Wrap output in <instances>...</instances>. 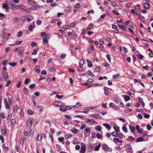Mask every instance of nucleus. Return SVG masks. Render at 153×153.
I'll return each instance as SVG.
<instances>
[{
	"instance_id": "f257e3e1",
	"label": "nucleus",
	"mask_w": 153,
	"mask_h": 153,
	"mask_svg": "<svg viewBox=\"0 0 153 153\" xmlns=\"http://www.w3.org/2000/svg\"><path fill=\"white\" fill-rule=\"evenodd\" d=\"M102 148L106 151L111 152L112 150L111 148L108 147V146L105 144H103L102 145Z\"/></svg>"
},
{
	"instance_id": "f03ea898",
	"label": "nucleus",
	"mask_w": 153,
	"mask_h": 153,
	"mask_svg": "<svg viewBox=\"0 0 153 153\" xmlns=\"http://www.w3.org/2000/svg\"><path fill=\"white\" fill-rule=\"evenodd\" d=\"M33 122V120L32 118L28 119L27 121V125L30 128L32 126Z\"/></svg>"
},
{
	"instance_id": "7ed1b4c3",
	"label": "nucleus",
	"mask_w": 153,
	"mask_h": 153,
	"mask_svg": "<svg viewBox=\"0 0 153 153\" xmlns=\"http://www.w3.org/2000/svg\"><path fill=\"white\" fill-rule=\"evenodd\" d=\"M81 150H80L79 152H81V151L82 153H84L85 152L86 148L85 146V144L83 143H82L81 144Z\"/></svg>"
},
{
	"instance_id": "20e7f679",
	"label": "nucleus",
	"mask_w": 153,
	"mask_h": 153,
	"mask_svg": "<svg viewBox=\"0 0 153 153\" xmlns=\"http://www.w3.org/2000/svg\"><path fill=\"white\" fill-rule=\"evenodd\" d=\"M63 103L61 102L56 101L53 103V105L59 107H63V106L62 105Z\"/></svg>"
},
{
	"instance_id": "39448f33",
	"label": "nucleus",
	"mask_w": 153,
	"mask_h": 153,
	"mask_svg": "<svg viewBox=\"0 0 153 153\" xmlns=\"http://www.w3.org/2000/svg\"><path fill=\"white\" fill-rule=\"evenodd\" d=\"M86 61L88 63V67L90 68L92 67L93 65L92 64V62L90 61L88 59H86Z\"/></svg>"
},
{
	"instance_id": "423d86ee",
	"label": "nucleus",
	"mask_w": 153,
	"mask_h": 153,
	"mask_svg": "<svg viewBox=\"0 0 153 153\" xmlns=\"http://www.w3.org/2000/svg\"><path fill=\"white\" fill-rule=\"evenodd\" d=\"M149 6V4L147 2H145L143 4L144 7L146 9L148 8Z\"/></svg>"
},
{
	"instance_id": "0eeeda50",
	"label": "nucleus",
	"mask_w": 153,
	"mask_h": 153,
	"mask_svg": "<svg viewBox=\"0 0 153 153\" xmlns=\"http://www.w3.org/2000/svg\"><path fill=\"white\" fill-rule=\"evenodd\" d=\"M48 71L51 72H54L56 71L55 68L53 67H51L49 69Z\"/></svg>"
},
{
	"instance_id": "6e6552de",
	"label": "nucleus",
	"mask_w": 153,
	"mask_h": 153,
	"mask_svg": "<svg viewBox=\"0 0 153 153\" xmlns=\"http://www.w3.org/2000/svg\"><path fill=\"white\" fill-rule=\"evenodd\" d=\"M138 100L139 102L141 104L143 107L145 106V103H144L143 99L141 97H139L138 98Z\"/></svg>"
},
{
	"instance_id": "1a4fd4ad",
	"label": "nucleus",
	"mask_w": 153,
	"mask_h": 153,
	"mask_svg": "<svg viewBox=\"0 0 153 153\" xmlns=\"http://www.w3.org/2000/svg\"><path fill=\"white\" fill-rule=\"evenodd\" d=\"M25 51L24 49H23L21 50H19V51L18 53V54L19 55H22L23 54Z\"/></svg>"
},
{
	"instance_id": "9d476101",
	"label": "nucleus",
	"mask_w": 153,
	"mask_h": 153,
	"mask_svg": "<svg viewBox=\"0 0 153 153\" xmlns=\"http://www.w3.org/2000/svg\"><path fill=\"white\" fill-rule=\"evenodd\" d=\"M72 135L71 134H69L65 135V137L66 139H68L71 138L72 136Z\"/></svg>"
},
{
	"instance_id": "9b49d317",
	"label": "nucleus",
	"mask_w": 153,
	"mask_h": 153,
	"mask_svg": "<svg viewBox=\"0 0 153 153\" xmlns=\"http://www.w3.org/2000/svg\"><path fill=\"white\" fill-rule=\"evenodd\" d=\"M103 125L108 130H109L111 128V127L108 124L104 123Z\"/></svg>"
},
{
	"instance_id": "f8f14e48",
	"label": "nucleus",
	"mask_w": 153,
	"mask_h": 153,
	"mask_svg": "<svg viewBox=\"0 0 153 153\" xmlns=\"http://www.w3.org/2000/svg\"><path fill=\"white\" fill-rule=\"evenodd\" d=\"M93 26L92 23H91L88 25V27H87V30H91L92 27Z\"/></svg>"
},
{
	"instance_id": "ddd939ff",
	"label": "nucleus",
	"mask_w": 153,
	"mask_h": 153,
	"mask_svg": "<svg viewBox=\"0 0 153 153\" xmlns=\"http://www.w3.org/2000/svg\"><path fill=\"white\" fill-rule=\"evenodd\" d=\"M74 128V127H73V129L71 130V131L74 134H76L78 132V130L77 129H73Z\"/></svg>"
},
{
	"instance_id": "4468645a",
	"label": "nucleus",
	"mask_w": 153,
	"mask_h": 153,
	"mask_svg": "<svg viewBox=\"0 0 153 153\" xmlns=\"http://www.w3.org/2000/svg\"><path fill=\"white\" fill-rule=\"evenodd\" d=\"M125 148L126 150L131 149V146L130 144H126L125 146Z\"/></svg>"
},
{
	"instance_id": "2eb2a0df",
	"label": "nucleus",
	"mask_w": 153,
	"mask_h": 153,
	"mask_svg": "<svg viewBox=\"0 0 153 153\" xmlns=\"http://www.w3.org/2000/svg\"><path fill=\"white\" fill-rule=\"evenodd\" d=\"M118 132H117L114 131L111 133V135L113 136V137H117V136H118Z\"/></svg>"
},
{
	"instance_id": "dca6fc26",
	"label": "nucleus",
	"mask_w": 153,
	"mask_h": 153,
	"mask_svg": "<svg viewBox=\"0 0 153 153\" xmlns=\"http://www.w3.org/2000/svg\"><path fill=\"white\" fill-rule=\"evenodd\" d=\"M10 5L11 6V9L12 10H14L15 8H16V5L15 4L13 3L11 4L10 2Z\"/></svg>"
},
{
	"instance_id": "f3484780",
	"label": "nucleus",
	"mask_w": 153,
	"mask_h": 153,
	"mask_svg": "<svg viewBox=\"0 0 153 153\" xmlns=\"http://www.w3.org/2000/svg\"><path fill=\"white\" fill-rule=\"evenodd\" d=\"M94 47L93 45H91L90 47L88 49V53H90L94 49Z\"/></svg>"
},
{
	"instance_id": "a211bd4d",
	"label": "nucleus",
	"mask_w": 153,
	"mask_h": 153,
	"mask_svg": "<svg viewBox=\"0 0 153 153\" xmlns=\"http://www.w3.org/2000/svg\"><path fill=\"white\" fill-rule=\"evenodd\" d=\"M123 137V135L122 133L118 134L117 137H118L120 139H122Z\"/></svg>"
},
{
	"instance_id": "6ab92c4d",
	"label": "nucleus",
	"mask_w": 153,
	"mask_h": 153,
	"mask_svg": "<svg viewBox=\"0 0 153 153\" xmlns=\"http://www.w3.org/2000/svg\"><path fill=\"white\" fill-rule=\"evenodd\" d=\"M65 11L66 13H69L71 12V10L69 7H67L65 8Z\"/></svg>"
},
{
	"instance_id": "aec40b11",
	"label": "nucleus",
	"mask_w": 153,
	"mask_h": 153,
	"mask_svg": "<svg viewBox=\"0 0 153 153\" xmlns=\"http://www.w3.org/2000/svg\"><path fill=\"white\" fill-rule=\"evenodd\" d=\"M39 50V48H37L33 50V51L32 52V54L33 55H35L37 54V51Z\"/></svg>"
},
{
	"instance_id": "412c9836",
	"label": "nucleus",
	"mask_w": 153,
	"mask_h": 153,
	"mask_svg": "<svg viewBox=\"0 0 153 153\" xmlns=\"http://www.w3.org/2000/svg\"><path fill=\"white\" fill-rule=\"evenodd\" d=\"M144 141V140L142 137L137 138V139L136 142H142Z\"/></svg>"
},
{
	"instance_id": "4be33fe9",
	"label": "nucleus",
	"mask_w": 153,
	"mask_h": 153,
	"mask_svg": "<svg viewBox=\"0 0 153 153\" xmlns=\"http://www.w3.org/2000/svg\"><path fill=\"white\" fill-rule=\"evenodd\" d=\"M2 73L4 74L3 77L4 79H6L8 78V74H6L5 72H4V71H3Z\"/></svg>"
},
{
	"instance_id": "5701e85b",
	"label": "nucleus",
	"mask_w": 153,
	"mask_h": 153,
	"mask_svg": "<svg viewBox=\"0 0 153 153\" xmlns=\"http://www.w3.org/2000/svg\"><path fill=\"white\" fill-rule=\"evenodd\" d=\"M22 41H17L15 43V44L10 45H18L20 44L22 42Z\"/></svg>"
},
{
	"instance_id": "b1692460",
	"label": "nucleus",
	"mask_w": 153,
	"mask_h": 153,
	"mask_svg": "<svg viewBox=\"0 0 153 153\" xmlns=\"http://www.w3.org/2000/svg\"><path fill=\"white\" fill-rule=\"evenodd\" d=\"M124 99L125 101H129L130 100V97L128 96L125 95L124 96Z\"/></svg>"
},
{
	"instance_id": "393cba45",
	"label": "nucleus",
	"mask_w": 153,
	"mask_h": 153,
	"mask_svg": "<svg viewBox=\"0 0 153 153\" xmlns=\"http://www.w3.org/2000/svg\"><path fill=\"white\" fill-rule=\"evenodd\" d=\"M8 64L10 65L11 66L13 67L16 65L17 63L16 62H9Z\"/></svg>"
},
{
	"instance_id": "a878e982",
	"label": "nucleus",
	"mask_w": 153,
	"mask_h": 153,
	"mask_svg": "<svg viewBox=\"0 0 153 153\" xmlns=\"http://www.w3.org/2000/svg\"><path fill=\"white\" fill-rule=\"evenodd\" d=\"M102 128L100 126L98 125L95 128V129L96 130H98L99 131H101Z\"/></svg>"
},
{
	"instance_id": "bb28decb",
	"label": "nucleus",
	"mask_w": 153,
	"mask_h": 153,
	"mask_svg": "<svg viewBox=\"0 0 153 153\" xmlns=\"http://www.w3.org/2000/svg\"><path fill=\"white\" fill-rule=\"evenodd\" d=\"M136 129L137 131L139 133H141V131L140 129L139 126L138 125H137L136 126Z\"/></svg>"
},
{
	"instance_id": "cd10ccee",
	"label": "nucleus",
	"mask_w": 153,
	"mask_h": 153,
	"mask_svg": "<svg viewBox=\"0 0 153 153\" xmlns=\"http://www.w3.org/2000/svg\"><path fill=\"white\" fill-rule=\"evenodd\" d=\"M114 100L115 102L117 104H118L120 103L119 100L117 97L115 98Z\"/></svg>"
},
{
	"instance_id": "c85d7f7f",
	"label": "nucleus",
	"mask_w": 153,
	"mask_h": 153,
	"mask_svg": "<svg viewBox=\"0 0 153 153\" xmlns=\"http://www.w3.org/2000/svg\"><path fill=\"white\" fill-rule=\"evenodd\" d=\"M114 129L115 130V132H120V128L119 127L117 126L114 127Z\"/></svg>"
},
{
	"instance_id": "c756f323",
	"label": "nucleus",
	"mask_w": 153,
	"mask_h": 153,
	"mask_svg": "<svg viewBox=\"0 0 153 153\" xmlns=\"http://www.w3.org/2000/svg\"><path fill=\"white\" fill-rule=\"evenodd\" d=\"M34 27H33L32 25H30L28 27V29L31 31H33V29L34 28Z\"/></svg>"
},
{
	"instance_id": "7c9ffc66",
	"label": "nucleus",
	"mask_w": 153,
	"mask_h": 153,
	"mask_svg": "<svg viewBox=\"0 0 153 153\" xmlns=\"http://www.w3.org/2000/svg\"><path fill=\"white\" fill-rule=\"evenodd\" d=\"M66 56V54L65 53L62 54L60 56L61 59H64Z\"/></svg>"
},
{
	"instance_id": "2f4dec72",
	"label": "nucleus",
	"mask_w": 153,
	"mask_h": 153,
	"mask_svg": "<svg viewBox=\"0 0 153 153\" xmlns=\"http://www.w3.org/2000/svg\"><path fill=\"white\" fill-rule=\"evenodd\" d=\"M113 141L115 143H116V141H118L120 143H121L122 142V140H120L118 138H113Z\"/></svg>"
},
{
	"instance_id": "473e14b6",
	"label": "nucleus",
	"mask_w": 153,
	"mask_h": 153,
	"mask_svg": "<svg viewBox=\"0 0 153 153\" xmlns=\"http://www.w3.org/2000/svg\"><path fill=\"white\" fill-rule=\"evenodd\" d=\"M16 122V120L15 119H13L11 120V124L13 125H14Z\"/></svg>"
},
{
	"instance_id": "72a5a7b5",
	"label": "nucleus",
	"mask_w": 153,
	"mask_h": 153,
	"mask_svg": "<svg viewBox=\"0 0 153 153\" xmlns=\"http://www.w3.org/2000/svg\"><path fill=\"white\" fill-rule=\"evenodd\" d=\"M8 5L6 3H4L3 5L2 6V7L3 9H5L6 10H7V7H8Z\"/></svg>"
},
{
	"instance_id": "f704fd0d",
	"label": "nucleus",
	"mask_w": 153,
	"mask_h": 153,
	"mask_svg": "<svg viewBox=\"0 0 153 153\" xmlns=\"http://www.w3.org/2000/svg\"><path fill=\"white\" fill-rule=\"evenodd\" d=\"M36 139L38 141H41L42 140V139L40 137V135H39V134H38L37 137H36Z\"/></svg>"
},
{
	"instance_id": "c9c22d12",
	"label": "nucleus",
	"mask_w": 153,
	"mask_h": 153,
	"mask_svg": "<svg viewBox=\"0 0 153 153\" xmlns=\"http://www.w3.org/2000/svg\"><path fill=\"white\" fill-rule=\"evenodd\" d=\"M143 114H144V117L145 118H149L150 117V115L148 114H147L146 113H143Z\"/></svg>"
},
{
	"instance_id": "e433bc0d",
	"label": "nucleus",
	"mask_w": 153,
	"mask_h": 153,
	"mask_svg": "<svg viewBox=\"0 0 153 153\" xmlns=\"http://www.w3.org/2000/svg\"><path fill=\"white\" fill-rule=\"evenodd\" d=\"M19 20V19L17 18H15L13 19V21L14 22L16 23L18 22Z\"/></svg>"
},
{
	"instance_id": "4c0bfd02",
	"label": "nucleus",
	"mask_w": 153,
	"mask_h": 153,
	"mask_svg": "<svg viewBox=\"0 0 153 153\" xmlns=\"http://www.w3.org/2000/svg\"><path fill=\"white\" fill-rule=\"evenodd\" d=\"M84 63V61L83 59H81L79 63V65L80 66H82Z\"/></svg>"
},
{
	"instance_id": "58836bf2",
	"label": "nucleus",
	"mask_w": 153,
	"mask_h": 153,
	"mask_svg": "<svg viewBox=\"0 0 153 153\" xmlns=\"http://www.w3.org/2000/svg\"><path fill=\"white\" fill-rule=\"evenodd\" d=\"M5 108H6L8 110H9L10 109V106H9L7 102V101H6L5 102Z\"/></svg>"
},
{
	"instance_id": "ea45409f",
	"label": "nucleus",
	"mask_w": 153,
	"mask_h": 153,
	"mask_svg": "<svg viewBox=\"0 0 153 153\" xmlns=\"http://www.w3.org/2000/svg\"><path fill=\"white\" fill-rule=\"evenodd\" d=\"M122 129L125 132L127 133L128 132V130L126 127L123 126L122 127Z\"/></svg>"
},
{
	"instance_id": "a19ab883",
	"label": "nucleus",
	"mask_w": 153,
	"mask_h": 153,
	"mask_svg": "<svg viewBox=\"0 0 153 153\" xmlns=\"http://www.w3.org/2000/svg\"><path fill=\"white\" fill-rule=\"evenodd\" d=\"M108 88L105 87L104 88V90L105 91V95H107L108 94V91L107 89Z\"/></svg>"
},
{
	"instance_id": "79ce46f5",
	"label": "nucleus",
	"mask_w": 153,
	"mask_h": 153,
	"mask_svg": "<svg viewBox=\"0 0 153 153\" xmlns=\"http://www.w3.org/2000/svg\"><path fill=\"white\" fill-rule=\"evenodd\" d=\"M2 134L3 135H6L7 132L5 130L1 129Z\"/></svg>"
},
{
	"instance_id": "37998d69",
	"label": "nucleus",
	"mask_w": 153,
	"mask_h": 153,
	"mask_svg": "<svg viewBox=\"0 0 153 153\" xmlns=\"http://www.w3.org/2000/svg\"><path fill=\"white\" fill-rule=\"evenodd\" d=\"M128 141H133L134 140V138L132 136H129L128 138Z\"/></svg>"
},
{
	"instance_id": "c03bdc74",
	"label": "nucleus",
	"mask_w": 153,
	"mask_h": 153,
	"mask_svg": "<svg viewBox=\"0 0 153 153\" xmlns=\"http://www.w3.org/2000/svg\"><path fill=\"white\" fill-rule=\"evenodd\" d=\"M27 113L29 115H32L33 114V112L31 110H28L27 111Z\"/></svg>"
},
{
	"instance_id": "a18cd8bd",
	"label": "nucleus",
	"mask_w": 153,
	"mask_h": 153,
	"mask_svg": "<svg viewBox=\"0 0 153 153\" xmlns=\"http://www.w3.org/2000/svg\"><path fill=\"white\" fill-rule=\"evenodd\" d=\"M130 129L131 130V132H133V131L135 129V127L134 126H130Z\"/></svg>"
},
{
	"instance_id": "49530a36",
	"label": "nucleus",
	"mask_w": 153,
	"mask_h": 153,
	"mask_svg": "<svg viewBox=\"0 0 153 153\" xmlns=\"http://www.w3.org/2000/svg\"><path fill=\"white\" fill-rule=\"evenodd\" d=\"M87 72V73H88V74L89 75L92 76H94V74H92L91 72V71H88Z\"/></svg>"
},
{
	"instance_id": "de8ad7c7",
	"label": "nucleus",
	"mask_w": 153,
	"mask_h": 153,
	"mask_svg": "<svg viewBox=\"0 0 153 153\" xmlns=\"http://www.w3.org/2000/svg\"><path fill=\"white\" fill-rule=\"evenodd\" d=\"M69 28V26L68 25H66L62 27V28L64 29H68Z\"/></svg>"
},
{
	"instance_id": "09e8293b",
	"label": "nucleus",
	"mask_w": 153,
	"mask_h": 153,
	"mask_svg": "<svg viewBox=\"0 0 153 153\" xmlns=\"http://www.w3.org/2000/svg\"><path fill=\"white\" fill-rule=\"evenodd\" d=\"M118 26L120 28H121L123 30H126L125 27H126L124 26L123 25H118Z\"/></svg>"
},
{
	"instance_id": "8fccbe9b",
	"label": "nucleus",
	"mask_w": 153,
	"mask_h": 153,
	"mask_svg": "<svg viewBox=\"0 0 153 153\" xmlns=\"http://www.w3.org/2000/svg\"><path fill=\"white\" fill-rule=\"evenodd\" d=\"M101 145L99 144L97 146H96L95 147V150L96 151H97L100 147Z\"/></svg>"
},
{
	"instance_id": "3c124183",
	"label": "nucleus",
	"mask_w": 153,
	"mask_h": 153,
	"mask_svg": "<svg viewBox=\"0 0 153 153\" xmlns=\"http://www.w3.org/2000/svg\"><path fill=\"white\" fill-rule=\"evenodd\" d=\"M48 35L46 36L43 39V40L45 42H48V41L47 40V36Z\"/></svg>"
},
{
	"instance_id": "603ef678",
	"label": "nucleus",
	"mask_w": 153,
	"mask_h": 153,
	"mask_svg": "<svg viewBox=\"0 0 153 153\" xmlns=\"http://www.w3.org/2000/svg\"><path fill=\"white\" fill-rule=\"evenodd\" d=\"M106 58L107 59H108V61L109 62H110L111 61V58L110 56L109 55L107 54L106 55Z\"/></svg>"
},
{
	"instance_id": "864d4df0",
	"label": "nucleus",
	"mask_w": 153,
	"mask_h": 153,
	"mask_svg": "<svg viewBox=\"0 0 153 153\" xmlns=\"http://www.w3.org/2000/svg\"><path fill=\"white\" fill-rule=\"evenodd\" d=\"M129 93L130 94H134V91L133 89H131L129 91Z\"/></svg>"
},
{
	"instance_id": "5fc2aeb1",
	"label": "nucleus",
	"mask_w": 153,
	"mask_h": 153,
	"mask_svg": "<svg viewBox=\"0 0 153 153\" xmlns=\"http://www.w3.org/2000/svg\"><path fill=\"white\" fill-rule=\"evenodd\" d=\"M143 56L141 54H138V57L140 59H143Z\"/></svg>"
},
{
	"instance_id": "6e6d98bb",
	"label": "nucleus",
	"mask_w": 153,
	"mask_h": 153,
	"mask_svg": "<svg viewBox=\"0 0 153 153\" xmlns=\"http://www.w3.org/2000/svg\"><path fill=\"white\" fill-rule=\"evenodd\" d=\"M111 4L114 7H117V4L113 1H111Z\"/></svg>"
},
{
	"instance_id": "4d7b16f0",
	"label": "nucleus",
	"mask_w": 153,
	"mask_h": 153,
	"mask_svg": "<svg viewBox=\"0 0 153 153\" xmlns=\"http://www.w3.org/2000/svg\"><path fill=\"white\" fill-rule=\"evenodd\" d=\"M68 71L69 72L73 73L75 71V70L74 68H69Z\"/></svg>"
},
{
	"instance_id": "13d9d810",
	"label": "nucleus",
	"mask_w": 153,
	"mask_h": 153,
	"mask_svg": "<svg viewBox=\"0 0 153 153\" xmlns=\"http://www.w3.org/2000/svg\"><path fill=\"white\" fill-rule=\"evenodd\" d=\"M88 108L89 109H95L97 108V107L95 106H91L88 107Z\"/></svg>"
},
{
	"instance_id": "bf43d9fd",
	"label": "nucleus",
	"mask_w": 153,
	"mask_h": 153,
	"mask_svg": "<svg viewBox=\"0 0 153 153\" xmlns=\"http://www.w3.org/2000/svg\"><path fill=\"white\" fill-rule=\"evenodd\" d=\"M100 47L101 51H104V48L102 44H100Z\"/></svg>"
},
{
	"instance_id": "052dcab7",
	"label": "nucleus",
	"mask_w": 153,
	"mask_h": 153,
	"mask_svg": "<svg viewBox=\"0 0 153 153\" xmlns=\"http://www.w3.org/2000/svg\"><path fill=\"white\" fill-rule=\"evenodd\" d=\"M26 17L25 16H23L21 18V19L23 21H25L26 20Z\"/></svg>"
},
{
	"instance_id": "680f3d73",
	"label": "nucleus",
	"mask_w": 153,
	"mask_h": 153,
	"mask_svg": "<svg viewBox=\"0 0 153 153\" xmlns=\"http://www.w3.org/2000/svg\"><path fill=\"white\" fill-rule=\"evenodd\" d=\"M35 86V84H32L29 86V87L30 89H32V88H34Z\"/></svg>"
},
{
	"instance_id": "e2e57ef3",
	"label": "nucleus",
	"mask_w": 153,
	"mask_h": 153,
	"mask_svg": "<svg viewBox=\"0 0 153 153\" xmlns=\"http://www.w3.org/2000/svg\"><path fill=\"white\" fill-rule=\"evenodd\" d=\"M47 35H46V33L45 32H41V36L42 37H43L44 36H47Z\"/></svg>"
},
{
	"instance_id": "0e129e2a",
	"label": "nucleus",
	"mask_w": 153,
	"mask_h": 153,
	"mask_svg": "<svg viewBox=\"0 0 153 153\" xmlns=\"http://www.w3.org/2000/svg\"><path fill=\"white\" fill-rule=\"evenodd\" d=\"M36 8L37 7L36 6H32L30 7V10H34L36 9Z\"/></svg>"
},
{
	"instance_id": "69168bd1",
	"label": "nucleus",
	"mask_w": 153,
	"mask_h": 153,
	"mask_svg": "<svg viewBox=\"0 0 153 153\" xmlns=\"http://www.w3.org/2000/svg\"><path fill=\"white\" fill-rule=\"evenodd\" d=\"M22 33L21 31L19 32L17 34V36L18 37L21 36L22 35Z\"/></svg>"
},
{
	"instance_id": "338daca9",
	"label": "nucleus",
	"mask_w": 153,
	"mask_h": 153,
	"mask_svg": "<svg viewBox=\"0 0 153 153\" xmlns=\"http://www.w3.org/2000/svg\"><path fill=\"white\" fill-rule=\"evenodd\" d=\"M22 6L21 5H16V8L17 10L20 9L21 8Z\"/></svg>"
},
{
	"instance_id": "774afa93",
	"label": "nucleus",
	"mask_w": 153,
	"mask_h": 153,
	"mask_svg": "<svg viewBox=\"0 0 153 153\" xmlns=\"http://www.w3.org/2000/svg\"><path fill=\"white\" fill-rule=\"evenodd\" d=\"M148 132L146 131H145L144 132L142 133V135L143 137L146 136L148 134Z\"/></svg>"
}]
</instances>
